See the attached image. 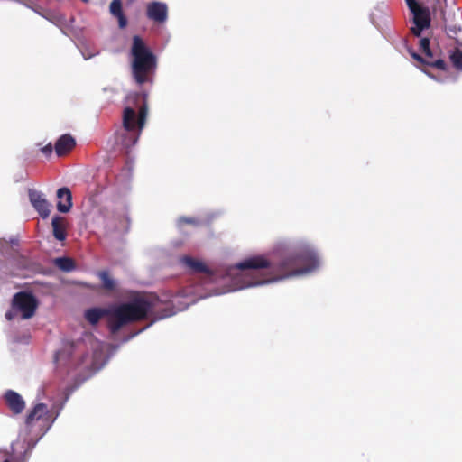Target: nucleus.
<instances>
[{"mask_svg": "<svg viewBox=\"0 0 462 462\" xmlns=\"http://www.w3.org/2000/svg\"><path fill=\"white\" fill-rule=\"evenodd\" d=\"M319 266L316 252L310 245L299 247L294 253L266 258L252 256L236 267L243 279L240 288L261 285L310 273Z\"/></svg>", "mask_w": 462, "mask_h": 462, "instance_id": "nucleus-1", "label": "nucleus"}, {"mask_svg": "<svg viewBox=\"0 0 462 462\" xmlns=\"http://www.w3.org/2000/svg\"><path fill=\"white\" fill-rule=\"evenodd\" d=\"M157 298H135L129 302L111 305L108 308H90L85 311V319L91 324L106 317L107 328L112 335L117 334L125 326L152 317L156 319L172 315L170 310H161Z\"/></svg>", "mask_w": 462, "mask_h": 462, "instance_id": "nucleus-2", "label": "nucleus"}, {"mask_svg": "<svg viewBox=\"0 0 462 462\" xmlns=\"http://www.w3.org/2000/svg\"><path fill=\"white\" fill-rule=\"evenodd\" d=\"M131 55L133 58L132 74L134 80L139 85L149 82L151 76L156 70L157 59L138 35L133 37Z\"/></svg>", "mask_w": 462, "mask_h": 462, "instance_id": "nucleus-3", "label": "nucleus"}, {"mask_svg": "<svg viewBox=\"0 0 462 462\" xmlns=\"http://www.w3.org/2000/svg\"><path fill=\"white\" fill-rule=\"evenodd\" d=\"M148 115V107L146 104H143L136 114L135 110L132 107H125L123 111V127L127 133L123 140V143L125 147L129 148L134 146L145 125L146 118Z\"/></svg>", "mask_w": 462, "mask_h": 462, "instance_id": "nucleus-4", "label": "nucleus"}, {"mask_svg": "<svg viewBox=\"0 0 462 462\" xmlns=\"http://www.w3.org/2000/svg\"><path fill=\"white\" fill-rule=\"evenodd\" d=\"M38 308V300L33 294L27 291H20L14 295L11 310L5 313L7 320H12L20 313L23 319L32 318Z\"/></svg>", "mask_w": 462, "mask_h": 462, "instance_id": "nucleus-5", "label": "nucleus"}, {"mask_svg": "<svg viewBox=\"0 0 462 462\" xmlns=\"http://www.w3.org/2000/svg\"><path fill=\"white\" fill-rule=\"evenodd\" d=\"M58 415V411L54 413L53 411L50 410L46 404L37 403L28 411L24 423L27 428L31 429L36 421L42 420L48 428H50Z\"/></svg>", "mask_w": 462, "mask_h": 462, "instance_id": "nucleus-6", "label": "nucleus"}, {"mask_svg": "<svg viewBox=\"0 0 462 462\" xmlns=\"http://www.w3.org/2000/svg\"><path fill=\"white\" fill-rule=\"evenodd\" d=\"M410 11L413 14V23L420 29H427L430 25V14L427 7L420 6L416 0H405Z\"/></svg>", "mask_w": 462, "mask_h": 462, "instance_id": "nucleus-7", "label": "nucleus"}, {"mask_svg": "<svg viewBox=\"0 0 462 462\" xmlns=\"http://www.w3.org/2000/svg\"><path fill=\"white\" fill-rule=\"evenodd\" d=\"M146 15L150 20L163 23L168 18V6L162 2H151L147 5Z\"/></svg>", "mask_w": 462, "mask_h": 462, "instance_id": "nucleus-8", "label": "nucleus"}, {"mask_svg": "<svg viewBox=\"0 0 462 462\" xmlns=\"http://www.w3.org/2000/svg\"><path fill=\"white\" fill-rule=\"evenodd\" d=\"M30 202L42 218H47L51 213L50 204L43 195L35 189H29Z\"/></svg>", "mask_w": 462, "mask_h": 462, "instance_id": "nucleus-9", "label": "nucleus"}, {"mask_svg": "<svg viewBox=\"0 0 462 462\" xmlns=\"http://www.w3.org/2000/svg\"><path fill=\"white\" fill-rule=\"evenodd\" d=\"M4 400L14 415L21 414L25 409V402L23 398L14 390H7L5 393Z\"/></svg>", "mask_w": 462, "mask_h": 462, "instance_id": "nucleus-10", "label": "nucleus"}, {"mask_svg": "<svg viewBox=\"0 0 462 462\" xmlns=\"http://www.w3.org/2000/svg\"><path fill=\"white\" fill-rule=\"evenodd\" d=\"M76 146V140L69 134H62L55 143V152L59 157L67 155Z\"/></svg>", "mask_w": 462, "mask_h": 462, "instance_id": "nucleus-11", "label": "nucleus"}, {"mask_svg": "<svg viewBox=\"0 0 462 462\" xmlns=\"http://www.w3.org/2000/svg\"><path fill=\"white\" fill-rule=\"evenodd\" d=\"M57 209L60 213H68L72 208V194L69 188L62 187L57 190Z\"/></svg>", "mask_w": 462, "mask_h": 462, "instance_id": "nucleus-12", "label": "nucleus"}, {"mask_svg": "<svg viewBox=\"0 0 462 462\" xmlns=\"http://www.w3.org/2000/svg\"><path fill=\"white\" fill-rule=\"evenodd\" d=\"M180 263L194 273H207L211 274L210 269L206 263L199 259L191 256H183L180 258Z\"/></svg>", "mask_w": 462, "mask_h": 462, "instance_id": "nucleus-13", "label": "nucleus"}, {"mask_svg": "<svg viewBox=\"0 0 462 462\" xmlns=\"http://www.w3.org/2000/svg\"><path fill=\"white\" fill-rule=\"evenodd\" d=\"M445 31L447 35L454 39L456 42L462 46V26L457 22L448 23L445 19Z\"/></svg>", "mask_w": 462, "mask_h": 462, "instance_id": "nucleus-14", "label": "nucleus"}, {"mask_svg": "<svg viewBox=\"0 0 462 462\" xmlns=\"http://www.w3.org/2000/svg\"><path fill=\"white\" fill-rule=\"evenodd\" d=\"M410 53L415 60H417L424 65H427V66H430L432 68H436L440 70H447V63L442 59H437V60L428 59V60H426L422 56L418 54L417 52L410 51Z\"/></svg>", "mask_w": 462, "mask_h": 462, "instance_id": "nucleus-15", "label": "nucleus"}, {"mask_svg": "<svg viewBox=\"0 0 462 462\" xmlns=\"http://www.w3.org/2000/svg\"><path fill=\"white\" fill-rule=\"evenodd\" d=\"M53 236L59 241H63L66 238V230L64 226V218L62 217L55 216L51 221Z\"/></svg>", "mask_w": 462, "mask_h": 462, "instance_id": "nucleus-16", "label": "nucleus"}, {"mask_svg": "<svg viewBox=\"0 0 462 462\" xmlns=\"http://www.w3.org/2000/svg\"><path fill=\"white\" fill-rule=\"evenodd\" d=\"M110 13L118 18L120 28H124L126 25V18L123 14L122 2L121 0H113L110 3Z\"/></svg>", "mask_w": 462, "mask_h": 462, "instance_id": "nucleus-17", "label": "nucleus"}, {"mask_svg": "<svg viewBox=\"0 0 462 462\" xmlns=\"http://www.w3.org/2000/svg\"><path fill=\"white\" fill-rule=\"evenodd\" d=\"M54 264L61 271L70 272L75 268L74 261L69 257H59L54 260Z\"/></svg>", "mask_w": 462, "mask_h": 462, "instance_id": "nucleus-18", "label": "nucleus"}, {"mask_svg": "<svg viewBox=\"0 0 462 462\" xmlns=\"http://www.w3.org/2000/svg\"><path fill=\"white\" fill-rule=\"evenodd\" d=\"M450 61L453 67L458 70H462V50L459 47L455 48L449 54Z\"/></svg>", "mask_w": 462, "mask_h": 462, "instance_id": "nucleus-19", "label": "nucleus"}, {"mask_svg": "<svg viewBox=\"0 0 462 462\" xmlns=\"http://www.w3.org/2000/svg\"><path fill=\"white\" fill-rule=\"evenodd\" d=\"M98 277L102 281V286L106 291H112L116 289V282L112 278H110L108 272H99Z\"/></svg>", "mask_w": 462, "mask_h": 462, "instance_id": "nucleus-20", "label": "nucleus"}, {"mask_svg": "<svg viewBox=\"0 0 462 462\" xmlns=\"http://www.w3.org/2000/svg\"><path fill=\"white\" fill-rule=\"evenodd\" d=\"M420 50L426 55L428 59L433 60L434 54L430 47V39L425 37L420 41Z\"/></svg>", "mask_w": 462, "mask_h": 462, "instance_id": "nucleus-21", "label": "nucleus"}, {"mask_svg": "<svg viewBox=\"0 0 462 462\" xmlns=\"http://www.w3.org/2000/svg\"><path fill=\"white\" fill-rule=\"evenodd\" d=\"M52 151H53V146H52V144L51 143L42 148V152L46 157H50L51 155V153H52Z\"/></svg>", "mask_w": 462, "mask_h": 462, "instance_id": "nucleus-22", "label": "nucleus"}, {"mask_svg": "<svg viewBox=\"0 0 462 462\" xmlns=\"http://www.w3.org/2000/svg\"><path fill=\"white\" fill-rule=\"evenodd\" d=\"M197 220L194 218L185 217H182L179 219V225H184V224H196Z\"/></svg>", "mask_w": 462, "mask_h": 462, "instance_id": "nucleus-23", "label": "nucleus"}, {"mask_svg": "<svg viewBox=\"0 0 462 462\" xmlns=\"http://www.w3.org/2000/svg\"><path fill=\"white\" fill-rule=\"evenodd\" d=\"M423 30L424 29H420L419 26L415 25L414 27L411 28V32L413 33L414 36L420 37Z\"/></svg>", "mask_w": 462, "mask_h": 462, "instance_id": "nucleus-24", "label": "nucleus"}, {"mask_svg": "<svg viewBox=\"0 0 462 462\" xmlns=\"http://www.w3.org/2000/svg\"><path fill=\"white\" fill-rule=\"evenodd\" d=\"M11 244H13L14 245H18V239L17 238H13L11 239L10 241Z\"/></svg>", "mask_w": 462, "mask_h": 462, "instance_id": "nucleus-25", "label": "nucleus"}, {"mask_svg": "<svg viewBox=\"0 0 462 462\" xmlns=\"http://www.w3.org/2000/svg\"><path fill=\"white\" fill-rule=\"evenodd\" d=\"M62 354H63V351H59V352H57V353H56V358H57V359L60 358V356H62Z\"/></svg>", "mask_w": 462, "mask_h": 462, "instance_id": "nucleus-26", "label": "nucleus"}, {"mask_svg": "<svg viewBox=\"0 0 462 462\" xmlns=\"http://www.w3.org/2000/svg\"><path fill=\"white\" fill-rule=\"evenodd\" d=\"M1 243L2 244H6V240H3Z\"/></svg>", "mask_w": 462, "mask_h": 462, "instance_id": "nucleus-27", "label": "nucleus"}, {"mask_svg": "<svg viewBox=\"0 0 462 462\" xmlns=\"http://www.w3.org/2000/svg\"><path fill=\"white\" fill-rule=\"evenodd\" d=\"M82 1L85 2V3L88 2V0H82Z\"/></svg>", "mask_w": 462, "mask_h": 462, "instance_id": "nucleus-28", "label": "nucleus"}]
</instances>
